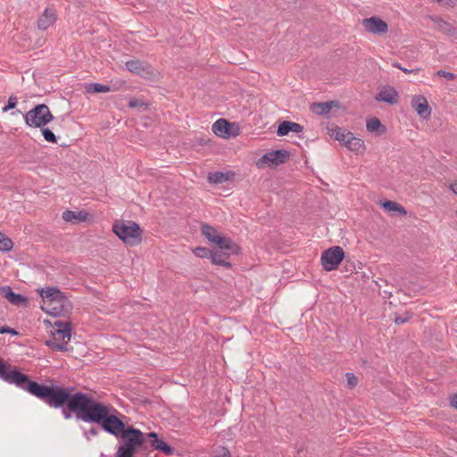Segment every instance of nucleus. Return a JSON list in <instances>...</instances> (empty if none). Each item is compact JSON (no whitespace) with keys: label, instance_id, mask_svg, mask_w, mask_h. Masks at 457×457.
<instances>
[{"label":"nucleus","instance_id":"1","mask_svg":"<svg viewBox=\"0 0 457 457\" xmlns=\"http://www.w3.org/2000/svg\"><path fill=\"white\" fill-rule=\"evenodd\" d=\"M72 391L71 387L52 385L39 394L43 395L41 400L50 407L62 408V414L65 420L75 414L78 420L101 424L104 431L114 436L125 430L124 422L118 418L119 411L111 404L98 402L87 394Z\"/></svg>","mask_w":457,"mask_h":457},{"label":"nucleus","instance_id":"2","mask_svg":"<svg viewBox=\"0 0 457 457\" xmlns=\"http://www.w3.org/2000/svg\"><path fill=\"white\" fill-rule=\"evenodd\" d=\"M0 378L4 381L14 384L18 387L28 391L32 395L41 400L43 395L40 391L47 388L48 386L40 385L35 381L29 380V377L17 370H11L3 360H0Z\"/></svg>","mask_w":457,"mask_h":457},{"label":"nucleus","instance_id":"3","mask_svg":"<svg viewBox=\"0 0 457 457\" xmlns=\"http://www.w3.org/2000/svg\"><path fill=\"white\" fill-rule=\"evenodd\" d=\"M120 437L121 444L117 449L116 457H134L145 441L144 433L132 427L126 428Z\"/></svg>","mask_w":457,"mask_h":457},{"label":"nucleus","instance_id":"4","mask_svg":"<svg viewBox=\"0 0 457 457\" xmlns=\"http://www.w3.org/2000/svg\"><path fill=\"white\" fill-rule=\"evenodd\" d=\"M112 230L127 245H136L141 242L140 228L132 220L117 222L113 225Z\"/></svg>","mask_w":457,"mask_h":457},{"label":"nucleus","instance_id":"5","mask_svg":"<svg viewBox=\"0 0 457 457\" xmlns=\"http://www.w3.org/2000/svg\"><path fill=\"white\" fill-rule=\"evenodd\" d=\"M26 125L31 128H43L48 122L54 120L46 104H41L36 105L24 115Z\"/></svg>","mask_w":457,"mask_h":457},{"label":"nucleus","instance_id":"6","mask_svg":"<svg viewBox=\"0 0 457 457\" xmlns=\"http://www.w3.org/2000/svg\"><path fill=\"white\" fill-rule=\"evenodd\" d=\"M41 309L53 316H66L72 311L71 301L65 296L62 299L56 298L46 304L41 305Z\"/></svg>","mask_w":457,"mask_h":457},{"label":"nucleus","instance_id":"7","mask_svg":"<svg viewBox=\"0 0 457 457\" xmlns=\"http://www.w3.org/2000/svg\"><path fill=\"white\" fill-rule=\"evenodd\" d=\"M344 257L345 253L342 247L333 246L323 252L321 255L322 266L328 271L333 270L337 268Z\"/></svg>","mask_w":457,"mask_h":457},{"label":"nucleus","instance_id":"8","mask_svg":"<svg viewBox=\"0 0 457 457\" xmlns=\"http://www.w3.org/2000/svg\"><path fill=\"white\" fill-rule=\"evenodd\" d=\"M289 158V152L287 150H274L263 154L256 162L258 167L264 165L278 166L285 163Z\"/></svg>","mask_w":457,"mask_h":457},{"label":"nucleus","instance_id":"9","mask_svg":"<svg viewBox=\"0 0 457 457\" xmlns=\"http://www.w3.org/2000/svg\"><path fill=\"white\" fill-rule=\"evenodd\" d=\"M366 31L372 34H386L388 31V25L386 21L377 16L366 18L362 21Z\"/></svg>","mask_w":457,"mask_h":457},{"label":"nucleus","instance_id":"10","mask_svg":"<svg viewBox=\"0 0 457 457\" xmlns=\"http://www.w3.org/2000/svg\"><path fill=\"white\" fill-rule=\"evenodd\" d=\"M232 124L225 119H219L212 125V132L222 138H229L237 135V131L232 130Z\"/></svg>","mask_w":457,"mask_h":457},{"label":"nucleus","instance_id":"11","mask_svg":"<svg viewBox=\"0 0 457 457\" xmlns=\"http://www.w3.org/2000/svg\"><path fill=\"white\" fill-rule=\"evenodd\" d=\"M411 106L422 119L430 117L431 108L425 96L421 95L414 96L411 100Z\"/></svg>","mask_w":457,"mask_h":457},{"label":"nucleus","instance_id":"12","mask_svg":"<svg viewBox=\"0 0 457 457\" xmlns=\"http://www.w3.org/2000/svg\"><path fill=\"white\" fill-rule=\"evenodd\" d=\"M431 21L435 23L436 29L451 37L453 41L457 42V28L453 27L451 23L444 21L443 19L434 16L430 17Z\"/></svg>","mask_w":457,"mask_h":457},{"label":"nucleus","instance_id":"13","mask_svg":"<svg viewBox=\"0 0 457 457\" xmlns=\"http://www.w3.org/2000/svg\"><path fill=\"white\" fill-rule=\"evenodd\" d=\"M52 334L55 340L63 342L67 345L71 337V326L67 322L62 323L61 321H56L54 323V330Z\"/></svg>","mask_w":457,"mask_h":457},{"label":"nucleus","instance_id":"14","mask_svg":"<svg viewBox=\"0 0 457 457\" xmlns=\"http://www.w3.org/2000/svg\"><path fill=\"white\" fill-rule=\"evenodd\" d=\"M0 295L15 305H26L28 299L22 295L14 293L10 287H0Z\"/></svg>","mask_w":457,"mask_h":457},{"label":"nucleus","instance_id":"15","mask_svg":"<svg viewBox=\"0 0 457 457\" xmlns=\"http://www.w3.org/2000/svg\"><path fill=\"white\" fill-rule=\"evenodd\" d=\"M125 65L128 71L137 75L147 77L151 74L150 66L145 64L139 60L128 61L126 62Z\"/></svg>","mask_w":457,"mask_h":457},{"label":"nucleus","instance_id":"16","mask_svg":"<svg viewBox=\"0 0 457 457\" xmlns=\"http://www.w3.org/2000/svg\"><path fill=\"white\" fill-rule=\"evenodd\" d=\"M55 21V11L52 8H46L37 20V28L41 30H46Z\"/></svg>","mask_w":457,"mask_h":457},{"label":"nucleus","instance_id":"17","mask_svg":"<svg viewBox=\"0 0 457 457\" xmlns=\"http://www.w3.org/2000/svg\"><path fill=\"white\" fill-rule=\"evenodd\" d=\"M376 99L380 102L394 104L398 101V93L393 87H384L376 96Z\"/></svg>","mask_w":457,"mask_h":457},{"label":"nucleus","instance_id":"18","mask_svg":"<svg viewBox=\"0 0 457 457\" xmlns=\"http://www.w3.org/2000/svg\"><path fill=\"white\" fill-rule=\"evenodd\" d=\"M40 296L43 300V304H46L51 301L55 300L56 298L62 299L64 295L62 292H61L55 287H48L46 288H41L38 290Z\"/></svg>","mask_w":457,"mask_h":457},{"label":"nucleus","instance_id":"19","mask_svg":"<svg viewBox=\"0 0 457 457\" xmlns=\"http://www.w3.org/2000/svg\"><path fill=\"white\" fill-rule=\"evenodd\" d=\"M303 130V127L301 124L285 120L279 124L277 133L278 136H286L289 132L301 133Z\"/></svg>","mask_w":457,"mask_h":457},{"label":"nucleus","instance_id":"20","mask_svg":"<svg viewBox=\"0 0 457 457\" xmlns=\"http://www.w3.org/2000/svg\"><path fill=\"white\" fill-rule=\"evenodd\" d=\"M215 245L220 249V251L229 253L230 254H236L238 253L239 247L230 238L222 237L217 240Z\"/></svg>","mask_w":457,"mask_h":457},{"label":"nucleus","instance_id":"21","mask_svg":"<svg viewBox=\"0 0 457 457\" xmlns=\"http://www.w3.org/2000/svg\"><path fill=\"white\" fill-rule=\"evenodd\" d=\"M88 218V213L85 211L73 212L66 210L62 212V219L67 222L79 223L86 221Z\"/></svg>","mask_w":457,"mask_h":457},{"label":"nucleus","instance_id":"22","mask_svg":"<svg viewBox=\"0 0 457 457\" xmlns=\"http://www.w3.org/2000/svg\"><path fill=\"white\" fill-rule=\"evenodd\" d=\"M347 139L345 142V145L351 151L353 152H361L365 148V145L363 140L361 138L355 137L353 133H349L346 135Z\"/></svg>","mask_w":457,"mask_h":457},{"label":"nucleus","instance_id":"23","mask_svg":"<svg viewBox=\"0 0 457 457\" xmlns=\"http://www.w3.org/2000/svg\"><path fill=\"white\" fill-rule=\"evenodd\" d=\"M230 255L229 253L222 252V251H215L210 254V259L213 264L221 265L226 268H230L231 263L228 262V258Z\"/></svg>","mask_w":457,"mask_h":457},{"label":"nucleus","instance_id":"24","mask_svg":"<svg viewBox=\"0 0 457 457\" xmlns=\"http://www.w3.org/2000/svg\"><path fill=\"white\" fill-rule=\"evenodd\" d=\"M334 102L313 103L311 104V111L318 115L328 114L331 109Z\"/></svg>","mask_w":457,"mask_h":457},{"label":"nucleus","instance_id":"25","mask_svg":"<svg viewBox=\"0 0 457 457\" xmlns=\"http://www.w3.org/2000/svg\"><path fill=\"white\" fill-rule=\"evenodd\" d=\"M202 234L212 243H217V240L220 237L217 229L208 224H203L201 227Z\"/></svg>","mask_w":457,"mask_h":457},{"label":"nucleus","instance_id":"26","mask_svg":"<svg viewBox=\"0 0 457 457\" xmlns=\"http://www.w3.org/2000/svg\"><path fill=\"white\" fill-rule=\"evenodd\" d=\"M150 445L154 450L161 451L167 456L172 455L174 453V448L162 439L151 440Z\"/></svg>","mask_w":457,"mask_h":457},{"label":"nucleus","instance_id":"27","mask_svg":"<svg viewBox=\"0 0 457 457\" xmlns=\"http://www.w3.org/2000/svg\"><path fill=\"white\" fill-rule=\"evenodd\" d=\"M383 208L387 212H396L400 216L406 215V210L398 203L394 201H386L382 204Z\"/></svg>","mask_w":457,"mask_h":457},{"label":"nucleus","instance_id":"28","mask_svg":"<svg viewBox=\"0 0 457 457\" xmlns=\"http://www.w3.org/2000/svg\"><path fill=\"white\" fill-rule=\"evenodd\" d=\"M86 91L90 94L95 93H107L111 91V87L108 85L99 83H90L86 85Z\"/></svg>","mask_w":457,"mask_h":457},{"label":"nucleus","instance_id":"29","mask_svg":"<svg viewBox=\"0 0 457 457\" xmlns=\"http://www.w3.org/2000/svg\"><path fill=\"white\" fill-rule=\"evenodd\" d=\"M350 132H347L341 128L336 127L331 128L329 129V135L331 137L335 138L336 140L341 141L345 144V140L347 139L346 135Z\"/></svg>","mask_w":457,"mask_h":457},{"label":"nucleus","instance_id":"30","mask_svg":"<svg viewBox=\"0 0 457 457\" xmlns=\"http://www.w3.org/2000/svg\"><path fill=\"white\" fill-rule=\"evenodd\" d=\"M208 180L211 183L220 184L228 180V175L220 171L212 172L209 174Z\"/></svg>","mask_w":457,"mask_h":457},{"label":"nucleus","instance_id":"31","mask_svg":"<svg viewBox=\"0 0 457 457\" xmlns=\"http://www.w3.org/2000/svg\"><path fill=\"white\" fill-rule=\"evenodd\" d=\"M129 107L133 109H138L140 111H145L148 109L149 104L141 98H132L128 103Z\"/></svg>","mask_w":457,"mask_h":457},{"label":"nucleus","instance_id":"32","mask_svg":"<svg viewBox=\"0 0 457 457\" xmlns=\"http://www.w3.org/2000/svg\"><path fill=\"white\" fill-rule=\"evenodd\" d=\"M46 345L50 347L54 351H67V345L63 342L55 340L54 337L53 339L47 340Z\"/></svg>","mask_w":457,"mask_h":457},{"label":"nucleus","instance_id":"33","mask_svg":"<svg viewBox=\"0 0 457 457\" xmlns=\"http://www.w3.org/2000/svg\"><path fill=\"white\" fill-rule=\"evenodd\" d=\"M13 246L12 241L0 232V251L8 252Z\"/></svg>","mask_w":457,"mask_h":457},{"label":"nucleus","instance_id":"34","mask_svg":"<svg viewBox=\"0 0 457 457\" xmlns=\"http://www.w3.org/2000/svg\"><path fill=\"white\" fill-rule=\"evenodd\" d=\"M381 127L382 124L378 118H370L367 120L366 128L370 132H376Z\"/></svg>","mask_w":457,"mask_h":457},{"label":"nucleus","instance_id":"35","mask_svg":"<svg viewBox=\"0 0 457 457\" xmlns=\"http://www.w3.org/2000/svg\"><path fill=\"white\" fill-rule=\"evenodd\" d=\"M41 132H42V135L46 141H47L49 143H56L57 142V138H56L55 135L48 128H44V127L41 128Z\"/></svg>","mask_w":457,"mask_h":457},{"label":"nucleus","instance_id":"36","mask_svg":"<svg viewBox=\"0 0 457 457\" xmlns=\"http://www.w3.org/2000/svg\"><path fill=\"white\" fill-rule=\"evenodd\" d=\"M193 253L197 257H200V258H208V257L210 258V254L212 253V252H211L206 247H201V246H198V247H195V249H193Z\"/></svg>","mask_w":457,"mask_h":457},{"label":"nucleus","instance_id":"37","mask_svg":"<svg viewBox=\"0 0 457 457\" xmlns=\"http://www.w3.org/2000/svg\"><path fill=\"white\" fill-rule=\"evenodd\" d=\"M18 103V99L14 96H11L8 99L7 104L3 108V112H5L11 109H13Z\"/></svg>","mask_w":457,"mask_h":457},{"label":"nucleus","instance_id":"38","mask_svg":"<svg viewBox=\"0 0 457 457\" xmlns=\"http://www.w3.org/2000/svg\"><path fill=\"white\" fill-rule=\"evenodd\" d=\"M347 385L349 387L353 388L358 384V378L353 373H346L345 374Z\"/></svg>","mask_w":457,"mask_h":457},{"label":"nucleus","instance_id":"39","mask_svg":"<svg viewBox=\"0 0 457 457\" xmlns=\"http://www.w3.org/2000/svg\"><path fill=\"white\" fill-rule=\"evenodd\" d=\"M436 2L446 8H452L455 4L453 0H436Z\"/></svg>","mask_w":457,"mask_h":457},{"label":"nucleus","instance_id":"40","mask_svg":"<svg viewBox=\"0 0 457 457\" xmlns=\"http://www.w3.org/2000/svg\"><path fill=\"white\" fill-rule=\"evenodd\" d=\"M436 75L440 76V77H444L447 79H454V74L452 73V72H449V71H443V70H440L436 72Z\"/></svg>","mask_w":457,"mask_h":457},{"label":"nucleus","instance_id":"41","mask_svg":"<svg viewBox=\"0 0 457 457\" xmlns=\"http://www.w3.org/2000/svg\"><path fill=\"white\" fill-rule=\"evenodd\" d=\"M0 334H11V335H17L18 332L12 328H9V327H6V326H3V327H0Z\"/></svg>","mask_w":457,"mask_h":457},{"label":"nucleus","instance_id":"42","mask_svg":"<svg viewBox=\"0 0 457 457\" xmlns=\"http://www.w3.org/2000/svg\"><path fill=\"white\" fill-rule=\"evenodd\" d=\"M394 66L400 69L401 71H403L404 73H411V72H419L420 71V69H416V70H408L406 68H403L401 66V64L395 62L394 63Z\"/></svg>","mask_w":457,"mask_h":457},{"label":"nucleus","instance_id":"43","mask_svg":"<svg viewBox=\"0 0 457 457\" xmlns=\"http://www.w3.org/2000/svg\"><path fill=\"white\" fill-rule=\"evenodd\" d=\"M216 457H230L229 451L224 447L219 450V454Z\"/></svg>","mask_w":457,"mask_h":457},{"label":"nucleus","instance_id":"44","mask_svg":"<svg viewBox=\"0 0 457 457\" xmlns=\"http://www.w3.org/2000/svg\"><path fill=\"white\" fill-rule=\"evenodd\" d=\"M450 405L455 409H457V394L450 396Z\"/></svg>","mask_w":457,"mask_h":457},{"label":"nucleus","instance_id":"45","mask_svg":"<svg viewBox=\"0 0 457 457\" xmlns=\"http://www.w3.org/2000/svg\"><path fill=\"white\" fill-rule=\"evenodd\" d=\"M409 320V317H406V318H403V317H396L395 319V324H403L404 322H406L407 320Z\"/></svg>","mask_w":457,"mask_h":457},{"label":"nucleus","instance_id":"46","mask_svg":"<svg viewBox=\"0 0 457 457\" xmlns=\"http://www.w3.org/2000/svg\"><path fill=\"white\" fill-rule=\"evenodd\" d=\"M147 436L151 438V440H159L158 435L155 432H150L147 434Z\"/></svg>","mask_w":457,"mask_h":457},{"label":"nucleus","instance_id":"47","mask_svg":"<svg viewBox=\"0 0 457 457\" xmlns=\"http://www.w3.org/2000/svg\"><path fill=\"white\" fill-rule=\"evenodd\" d=\"M450 188L457 195V180L450 185Z\"/></svg>","mask_w":457,"mask_h":457},{"label":"nucleus","instance_id":"48","mask_svg":"<svg viewBox=\"0 0 457 457\" xmlns=\"http://www.w3.org/2000/svg\"><path fill=\"white\" fill-rule=\"evenodd\" d=\"M88 433L92 436H96L98 434V430L96 428H92L89 429Z\"/></svg>","mask_w":457,"mask_h":457},{"label":"nucleus","instance_id":"49","mask_svg":"<svg viewBox=\"0 0 457 457\" xmlns=\"http://www.w3.org/2000/svg\"><path fill=\"white\" fill-rule=\"evenodd\" d=\"M455 214H456V216H457V211L455 212Z\"/></svg>","mask_w":457,"mask_h":457}]
</instances>
